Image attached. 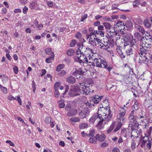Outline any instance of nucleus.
Masks as SVG:
<instances>
[{"instance_id": "obj_56", "label": "nucleus", "mask_w": 152, "mask_h": 152, "mask_svg": "<svg viewBox=\"0 0 152 152\" xmlns=\"http://www.w3.org/2000/svg\"><path fill=\"white\" fill-rule=\"evenodd\" d=\"M97 37H99V35L101 36V37L104 36V32L102 31H97Z\"/></svg>"}, {"instance_id": "obj_58", "label": "nucleus", "mask_w": 152, "mask_h": 152, "mask_svg": "<svg viewBox=\"0 0 152 152\" xmlns=\"http://www.w3.org/2000/svg\"><path fill=\"white\" fill-rule=\"evenodd\" d=\"M55 91L54 92V94L55 96L56 97H58L60 95V93L58 91V90H55Z\"/></svg>"}, {"instance_id": "obj_25", "label": "nucleus", "mask_w": 152, "mask_h": 152, "mask_svg": "<svg viewBox=\"0 0 152 152\" xmlns=\"http://www.w3.org/2000/svg\"><path fill=\"white\" fill-rule=\"evenodd\" d=\"M98 56V54L96 53H94L93 51L91 55V56L90 57L89 60H90L91 59L93 60L94 61L96 59L99 58Z\"/></svg>"}, {"instance_id": "obj_13", "label": "nucleus", "mask_w": 152, "mask_h": 152, "mask_svg": "<svg viewBox=\"0 0 152 152\" xmlns=\"http://www.w3.org/2000/svg\"><path fill=\"white\" fill-rule=\"evenodd\" d=\"M99 37L88 38V43L94 47L96 45L97 43L100 42V39Z\"/></svg>"}, {"instance_id": "obj_30", "label": "nucleus", "mask_w": 152, "mask_h": 152, "mask_svg": "<svg viewBox=\"0 0 152 152\" xmlns=\"http://www.w3.org/2000/svg\"><path fill=\"white\" fill-rule=\"evenodd\" d=\"M103 25L104 26L105 28L106 29L107 31H108L109 30L111 29L112 26L108 22H105L103 23Z\"/></svg>"}, {"instance_id": "obj_37", "label": "nucleus", "mask_w": 152, "mask_h": 152, "mask_svg": "<svg viewBox=\"0 0 152 152\" xmlns=\"http://www.w3.org/2000/svg\"><path fill=\"white\" fill-rule=\"evenodd\" d=\"M45 50L46 54H47L50 55V56L54 55L53 52L52 51L51 49L50 48H46Z\"/></svg>"}, {"instance_id": "obj_46", "label": "nucleus", "mask_w": 152, "mask_h": 152, "mask_svg": "<svg viewBox=\"0 0 152 152\" xmlns=\"http://www.w3.org/2000/svg\"><path fill=\"white\" fill-rule=\"evenodd\" d=\"M0 88L2 90L3 93L6 94L7 93V88L3 86H2L0 84Z\"/></svg>"}, {"instance_id": "obj_22", "label": "nucleus", "mask_w": 152, "mask_h": 152, "mask_svg": "<svg viewBox=\"0 0 152 152\" xmlns=\"http://www.w3.org/2000/svg\"><path fill=\"white\" fill-rule=\"evenodd\" d=\"M96 139L100 142H102L106 138V136L104 134H102L101 135L98 134L96 135Z\"/></svg>"}, {"instance_id": "obj_45", "label": "nucleus", "mask_w": 152, "mask_h": 152, "mask_svg": "<svg viewBox=\"0 0 152 152\" xmlns=\"http://www.w3.org/2000/svg\"><path fill=\"white\" fill-rule=\"evenodd\" d=\"M77 43V41L76 40H72L70 43V46L71 47H74L76 45Z\"/></svg>"}, {"instance_id": "obj_49", "label": "nucleus", "mask_w": 152, "mask_h": 152, "mask_svg": "<svg viewBox=\"0 0 152 152\" xmlns=\"http://www.w3.org/2000/svg\"><path fill=\"white\" fill-rule=\"evenodd\" d=\"M140 2L138 0H135L133 3V7L134 8L136 7L139 4Z\"/></svg>"}, {"instance_id": "obj_41", "label": "nucleus", "mask_w": 152, "mask_h": 152, "mask_svg": "<svg viewBox=\"0 0 152 152\" xmlns=\"http://www.w3.org/2000/svg\"><path fill=\"white\" fill-rule=\"evenodd\" d=\"M51 118L50 117H47L45 119V121L46 124H49L51 122Z\"/></svg>"}, {"instance_id": "obj_2", "label": "nucleus", "mask_w": 152, "mask_h": 152, "mask_svg": "<svg viewBox=\"0 0 152 152\" xmlns=\"http://www.w3.org/2000/svg\"><path fill=\"white\" fill-rule=\"evenodd\" d=\"M151 44L149 42L148 40L144 39L142 41V48L140 49L139 54L140 57L139 58V62L140 63H142L140 61L142 60L144 61L146 58H149L150 50L151 49Z\"/></svg>"}, {"instance_id": "obj_10", "label": "nucleus", "mask_w": 152, "mask_h": 152, "mask_svg": "<svg viewBox=\"0 0 152 152\" xmlns=\"http://www.w3.org/2000/svg\"><path fill=\"white\" fill-rule=\"evenodd\" d=\"M141 147L143 148H145V144L146 143V147L148 149H151V140L149 139V137L148 136H145L143 138V140L141 142Z\"/></svg>"}, {"instance_id": "obj_48", "label": "nucleus", "mask_w": 152, "mask_h": 152, "mask_svg": "<svg viewBox=\"0 0 152 152\" xmlns=\"http://www.w3.org/2000/svg\"><path fill=\"white\" fill-rule=\"evenodd\" d=\"M136 142L135 140H132V141L131 148L132 150H134L135 148Z\"/></svg>"}, {"instance_id": "obj_21", "label": "nucleus", "mask_w": 152, "mask_h": 152, "mask_svg": "<svg viewBox=\"0 0 152 152\" xmlns=\"http://www.w3.org/2000/svg\"><path fill=\"white\" fill-rule=\"evenodd\" d=\"M118 124V123L117 121L113 122L111 125L109 127V129L107 130V132L108 134H109L113 130L115 126Z\"/></svg>"}, {"instance_id": "obj_57", "label": "nucleus", "mask_w": 152, "mask_h": 152, "mask_svg": "<svg viewBox=\"0 0 152 152\" xmlns=\"http://www.w3.org/2000/svg\"><path fill=\"white\" fill-rule=\"evenodd\" d=\"M66 74V72L64 70H62L60 72L58 75L60 76H62Z\"/></svg>"}, {"instance_id": "obj_33", "label": "nucleus", "mask_w": 152, "mask_h": 152, "mask_svg": "<svg viewBox=\"0 0 152 152\" xmlns=\"http://www.w3.org/2000/svg\"><path fill=\"white\" fill-rule=\"evenodd\" d=\"M143 24L144 25L148 28H149L151 27V24L148 20H144Z\"/></svg>"}, {"instance_id": "obj_26", "label": "nucleus", "mask_w": 152, "mask_h": 152, "mask_svg": "<svg viewBox=\"0 0 152 152\" xmlns=\"http://www.w3.org/2000/svg\"><path fill=\"white\" fill-rule=\"evenodd\" d=\"M103 45H102L101 47V48L102 49H103L107 50V51H109V49L110 48V43H108V42H107V44H103Z\"/></svg>"}, {"instance_id": "obj_8", "label": "nucleus", "mask_w": 152, "mask_h": 152, "mask_svg": "<svg viewBox=\"0 0 152 152\" xmlns=\"http://www.w3.org/2000/svg\"><path fill=\"white\" fill-rule=\"evenodd\" d=\"M97 30H95L93 28L91 27L89 28L88 31L86 29L83 31V33L86 34L87 39L90 37H97Z\"/></svg>"}, {"instance_id": "obj_36", "label": "nucleus", "mask_w": 152, "mask_h": 152, "mask_svg": "<svg viewBox=\"0 0 152 152\" xmlns=\"http://www.w3.org/2000/svg\"><path fill=\"white\" fill-rule=\"evenodd\" d=\"M88 127V125L86 123H82L79 125V127L80 129H83L86 128Z\"/></svg>"}, {"instance_id": "obj_63", "label": "nucleus", "mask_w": 152, "mask_h": 152, "mask_svg": "<svg viewBox=\"0 0 152 152\" xmlns=\"http://www.w3.org/2000/svg\"><path fill=\"white\" fill-rule=\"evenodd\" d=\"M112 152H120V150L117 147H115L113 148L112 150Z\"/></svg>"}, {"instance_id": "obj_34", "label": "nucleus", "mask_w": 152, "mask_h": 152, "mask_svg": "<svg viewBox=\"0 0 152 152\" xmlns=\"http://www.w3.org/2000/svg\"><path fill=\"white\" fill-rule=\"evenodd\" d=\"M54 55L50 56V57L46 59L45 61L47 63H50L52 62V61L53 60Z\"/></svg>"}, {"instance_id": "obj_40", "label": "nucleus", "mask_w": 152, "mask_h": 152, "mask_svg": "<svg viewBox=\"0 0 152 152\" xmlns=\"http://www.w3.org/2000/svg\"><path fill=\"white\" fill-rule=\"evenodd\" d=\"M135 37L138 40H140L141 39L142 36L139 32H137L134 33V35Z\"/></svg>"}, {"instance_id": "obj_18", "label": "nucleus", "mask_w": 152, "mask_h": 152, "mask_svg": "<svg viewBox=\"0 0 152 152\" xmlns=\"http://www.w3.org/2000/svg\"><path fill=\"white\" fill-rule=\"evenodd\" d=\"M105 109L106 110V111H105L106 120L107 121H109L112 117V115L111 114L110 107L107 106V107L105 108Z\"/></svg>"}, {"instance_id": "obj_51", "label": "nucleus", "mask_w": 152, "mask_h": 152, "mask_svg": "<svg viewBox=\"0 0 152 152\" xmlns=\"http://www.w3.org/2000/svg\"><path fill=\"white\" fill-rule=\"evenodd\" d=\"M13 71L15 74H18V68L17 66L15 65H13Z\"/></svg>"}, {"instance_id": "obj_20", "label": "nucleus", "mask_w": 152, "mask_h": 152, "mask_svg": "<svg viewBox=\"0 0 152 152\" xmlns=\"http://www.w3.org/2000/svg\"><path fill=\"white\" fill-rule=\"evenodd\" d=\"M83 72L81 69H80L79 70L73 72L72 75L75 76L77 78H80L82 77Z\"/></svg>"}, {"instance_id": "obj_19", "label": "nucleus", "mask_w": 152, "mask_h": 152, "mask_svg": "<svg viewBox=\"0 0 152 152\" xmlns=\"http://www.w3.org/2000/svg\"><path fill=\"white\" fill-rule=\"evenodd\" d=\"M134 110H133L131 112L129 118L130 123L132 124H135L136 121V117L134 116Z\"/></svg>"}, {"instance_id": "obj_32", "label": "nucleus", "mask_w": 152, "mask_h": 152, "mask_svg": "<svg viewBox=\"0 0 152 152\" xmlns=\"http://www.w3.org/2000/svg\"><path fill=\"white\" fill-rule=\"evenodd\" d=\"M97 140V139L96 138L95 136L94 137H90L89 139V142L91 143L96 144Z\"/></svg>"}, {"instance_id": "obj_54", "label": "nucleus", "mask_w": 152, "mask_h": 152, "mask_svg": "<svg viewBox=\"0 0 152 152\" xmlns=\"http://www.w3.org/2000/svg\"><path fill=\"white\" fill-rule=\"evenodd\" d=\"M95 131L93 129L90 131L88 134V135L91 136V137H94L95 134Z\"/></svg>"}, {"instance_id": "obj_47", "label": "nucleus", "mask_w": 152, "mask_h": 152, "mask_svg": "<svg viewBox=\"0 0 152 152\" xmlns=\"http://www.w3.org/2000/svg\"><path fill=\"white\" fill-rule=\"evenodd\" d=\"M35 5L36 4L35 2L33 1H32L30 3L29 6L31 9H33L35 8Z\"/></svg>"}, {"instance_id": "obj_4", "label": "nucleus", "mask_w": 152, "mask_h": 152, "mask_svg": "<svg viewBox=\"0 0 152 152\" xmlns=\"http://www.w3.org/2000/svg\"><path fill=\"white\" fill-rule=\"evenodd\" d=\"M93 64L94 66L99 68L106 69L109 72L113 68L111 65L108 64L107 62L104 59H103L99 57L94 61Z\"/></svg>"}, {"instance_id": "obj_9", "label": "nucleus", "mask_w": 152, "mask_h": 152, "mask_svg": "<svg viewBox=\"0 0 152 152\" xmlns=\"http://www.w3.org/2000/svg\"><path fill=\"white\" fill-rule=\"evenodd\" d=\"M78 48H80V50L78 51L79 53L81 52L86 56V58H88V59H90V56L91 55L93 51L92 49L86 48L83 46H80Z\"/></svg>"}, {"instance_id": "obj_7", "label": "nucleus", "mask_w": 152, "mask_h": 152, "mask_svg": "<svg viewBox=\"0 0 152 152\" xmlns=\"http://www.w3.org/2000/svg\"><path fill=\"white\" fill-rule=\"evenodd\" d=\"M95 121L98 122L96 126L99 128V129L102 128L103 127L102 121L100 120L98 117V115L97 114V113H95L91 117L89 120V122L90 124H93Z\"/></svg>"}, {"instance_id": "obj_60", "label": "nucleus", "mask_w": 152, "mask_h": 152, "mask_svg": "<svg viewBox=\"0 0 152 152\" xmlns=\"http://www.w3.org/2000/svg\"><path fill=\"white\" fill-rule=\"evenodd\" d=\"M6 142L7 143L9 144L11 146L14 147L15 146L14 144L10 140H7L6 141Z\"/></svg>"}, {"instance_id": "obj_59", "label": "nucleus", "mask_w": 152, "mask_h": 152, "mask_svg": "<svg viewBox=\"0 0 152 152\" xmlns=\"http://www.w3.org/2000/svg\"><path fill=\"white\" fill-rule=\"evenodd\" d=\"M152 129V127L150 126L149 129L147 131V134L148 135H146V134H145V135L148 136L149 137V136L151 133V131Z\"/></svg>"}, {"instance_id": "obj_62", "label": "nucleus", "mask_w": 152, "mask_h": 152, "mask_svg": "<svg viewBox=\"0 0 152 152\" xmlns=\"http://www.w3.org/2000/svg\"><path fill=\"white\" fill-rule=\"evenodd\" d=\"M47 4L50 7H52L53 6V2L52 1H47Z\"/></svg>"}, {"instance_id": "obj_64", "label": "nucleus", "mask_w": 152, "mask_h": 152, "mask_svg": "<svg viewBox=\"0 0 152 152\" xmlns=\"http://www.w3.org/2000/svg\"><path fill=\"white\" fill-rule=\"evenodd\" d=\"M58 106L60 108H64L65 106V104L64 102H61L59 104Z\"/></svg>"}, {"instance_id": "obj_44", "label": "nucleus", "mask_w": 152, "mask_h": 152, "mask_svg": "<svg viewBox=\"0 0 152 152\" xmlns=\"http://www.w3.org/2000/svg\"><path fill=\"white\" fill-rule=\"evenodd\" d=\"M61 83L60 82H56L54 84V90H58L59 87L60 86Z\"/></svg>"}, {"instance_id": "obj_14", "label": "nucleus", "mask_w": 152, "mask_h": 152, "mask_svg": "<svg viewBox=\"0 0 152 152\" xmlns=\"http://www.w3.org/2000/svg\"><path fill=\"white\" fill-rule=\"evenodd\" d=\"M90 111L89 108H85L81 110L79 115L81 118H84L88 115Z\"/></svg>"}, {"instance_id": "obj_31", "label": "nucleus", "mask_w": 152, "mask_h": 152, "mask_svg": "<svg viewBox=\"0 0 152 152\" xmlns=\"http://www.w3.org/2000/svg\"><path fill=\"white\" fill-rule=\"evenodd\" d=\"M77 113V111L76 110H72L68 112L67 114V116L69 117H71L75 115Z\"/></svg>"}, {"instance_id": "obj_1", "label": "nucleus", "mask_w": 152, "mask_h": 152, "mask_svg": "<svg viewBox=\"0 0 152 152\" xmlns=\"http://www.w3.org/2000/svg\"><path fill=\"white\" fill-rule=\"evenodd\" d=\"M94 83L93 81L83 84L79 83L78 85L72 87L69 92V95L71 97L79 95V92L86 95L90 94L94 92L92 90V86Z\"/></svg>"}, {"instance_id": "obj_5", "label": "nucleus", "mask_w": 152, "mask_h": 152, "mask_svg": "<svg viewBox=\"0 0 152 152\" xmlns=\"http://www.w3.org/2000/svg\"><path fill=\"white\" fill-rule=\"evenodd\" d=\"M79 50H80V48H78L76 51V55L74 56L75 60L80 64H87L88 62V58H86L83 53L78 52Z\"/></svg>"}, {"instance_id": "obj_61", "label": "nucleus", "mask_w": 152, "mask_h": 152, "mask_svg": "<svg viewBox=\"0 0 152 152\" xmlns=\"http://www.w3.org/2000/svg\"><path fill=\"white\" fill-rule=\"evenodd\" d=\"M118 4L117 5L116 4H114L112 5V10H117L118 9V8L117 7L118 6Z\"/></svg>"}, {"instance_id": "obj_17", "label": "nucleus", "mask_w": 152, "mask_h": 152, "mask_svg": "<svg viewBox=\"0 0 152 152\" xmlns=\"http://www.w3.org/2000/svg\"><path fill=\"white\" fill-rule=\"evenodd\" d=\"M116 50L121 58H125V54L124 53V50H123V48L121 47H117Z\"/></svg>"}, {"instance_id": "obj_29", "label": "nucleus", "mask_w": 152, "mask_h": 152, "mask_svg": "<svg viewBox=\"0 0 152 152\" xmlns=\"http://www.w3.org/2000/svg\"><path fill=\"white\" fill-rule=\"evenodd\" d=\"M116 30L115 28H114V27L113 28L112 27L111 29L109 30L108 31L110 32V34L111 35H114V34H115L116 36L118 35V36H119L117 32H116Z\"/></svg>"}, {"instance_id": "obj_11", "label": "nucleus", "mask_w": 152, "mask_h": 152, "mask_svg": "<svg viewBox=\"0 0 152 152\" xmlns=\"http://www.w3.org/2000/svg\"><path fill=\"white\" fill-rule=\"evenodd\" d=\"M114 28L116 29V31L119 32L120 31L121 33L124 34V32L122 30L125 29V25L124 21H118L117 22L115 23Z\"/></svg>"}, {"instance_id": "obj_15", "label": "nucleus", "mask_w": 152, "mask_h": 152, "mask_svg": "<svg viewBox=\"0 0 152 152\" xmlns=\"http://www.w3.org/2000/svg\"><path fill=\"white\" fill-rule=\"evenodd\" d=\"M124 48L126 50V55L130 56L133 54V50L132 45H126L124 44Z\"/></svg>"}, {"instance_id": "obj_24", "label": "nucleus", "mask_w": 152, "mask_h": 152, "mask_svg": "<svg viewBox=\"0 0 152 152\" xmlns=\"http://www.w3.org/2000/svg\"><path fill=\"white\" fill-rule=\"evenodd\" d=\"M135 28L137 32L140 33L141 35H143L145 33L144 28L140 26H138L135 27Z\"/></svg>"}, {"instance_id": "obj_43", "label": "nucleus", "mask_w": 152, "mask_h": 152, "mask_svg": "<svg viewBox=\"0 0 152 152\" xmlns=\"http://www.w3.org/2000/svg\"><path fill=\"white\" fill-rule=\"evenodd\" d=\"M35 25L36 26H37L38 29L39 30H42L43 27L42 24L41 23L39 24L38 22V21H37L35 23Z\"/></svg>"}, {"instance_id": "obj_12", "label": "nucleus", "mask_w": 152, "mask_h": 152, "mask_svg": "<svg viewBox=\"0 0 152 152\" xmlns=\"http://www.w3.org/2000/svg\"><path fill=\"white\" fill-rule=\"evenodd\" d=\"M105 108L102 107L101 110L99 109L98 113L97 114L98 115V117L100 120L102 121V123L105 120H106L105 111H106Z\"/></svg>"}, {"instance_id": "obj_35", "label": "nucleus", "mask_w": 152, "mask_h": 152, "mask_svg": "<svg viewBox=\"0 0 152 152\" xmlns=\"http://www.w3.org/2000/svg\"><path fill=\"white\" fill-rule=\"evenodd\" d=\"M74 53V50L73 49L70 48L67 50L66 53L68 56H73Z\"/></svg>"}, {"instance_id": "obj_42", "label": "nucleus", "mask_w": 152, "mask_h": 152, "mask_svg": "<svg viewBox=\"0 0 152 152\" xmlns=\"http://www.w3.org/2000/svg\"><path fill=\"white\" fill-rule=\"evenodd\" d=\"M70 120L71 121L73 122H78L80 120V119L77 117L71 118Z\"/></svg>"}, {"instance_id": "obj_53", "label": "nucleus", "mask_w": 152, "mask_h": 152, "mask_svg": "<svg viewBox=\"0 0 152 152\" xmlns=\"http://www.w3.org/2000/svg\"><path fill=\"white\" fill-rule=\"evenodd\" d=\"M75 37L77 39H80L82 37L81 34L80 32H77L75 35Z\"/></svg>"}, {"instance_id": "obj_16", "label": "nucleus", "mask_w": 152, "mask_h": 152, "mask_svg": "<svg viewBox=\"0 0 152 152\" xmlns=\"http://www.w3.org/2000/svg\"><path fill=\"white\" fill-rule=\"evenodd\" d=\"M116 50L121 58H125V54L124 53V50H123V48L121 47H117Z\"/></svg>"}, {"instance_id": "obj_50", "label": "nucleus", "mask_w": 152, "mask_h": 152, "mask_svg": "<svg viewBox=\"0 0 152 152\" xmlns=\"http://www.w3.org/2000/svg\"><path fill=\"white\" fill-rule=\"evenodd\" d=\"M32 88L33 89V92L35 93L36 90V83L34 80L32 81Z\"/></svg>"}, {"instance_id": "obj_38", "label": "nucleus", "mask_w": 152, "mask_h": 152, "mask_svg": "<svg viewBox=\"0 0 152 152\" xmlns=\"http://www.w3.org/2000/svg\"><path fill=\"white\" fill-rule=\"evenodd\" d=\"M64 66V64H59L56 67V70L57 72H59L63 69Z\"/></svg>"}, {"instance_id": "obj_6", "label": "nucleus", "mask_w": 152, "mask_h": 152, "mask_svg": "<svg viewBox=\"0 0 152 152\" xmlns=\"http://www.w3.org/2000/svg\"><path fill=\"white\" fill-rule=\"evenodd\" d=\"M103 96H100L98 95L93 96L86 103L87 106L91 107L94 106L95 104H97L100 101Z\"/></svg>"}, {"instance_id": "obj_52", "label": "nucleus", "mask_w": 152, "mask_h": 152, "mask_svg": "<svg viewBox=\"0 0 152 152\" xmlns=\"http://www.w3.org/2000/svg\"><path fill=\"white\" fill-rule=\"evenodd\" d=\"M7 98L10 101L14 100L16 99V98L14 97L11 95H10L8 96H7Z\"/></svg>"}, {"instance_id": "obj_39", "label": "nucleus", "mask_w": 152, "mask_h": 152, "mask_svg": "<svg viewBox=\"0 0 152 152\" xmlns=\"http://www.w3.org/2000/svg\"><path fill=\"white\" fill-rule=\"evenodd\" d=\"M132 108H134V110H138L139 108V104L138 102H134V104L133 105Z\"/></svg>"}, {"instance_id": "obj_28", "label": "nucleus", "mask_w": 152, "mask_h": 152, "mask_svg": "<svg viewBox=\"0 0 152 152\" xmlns=\"http://www.w3.org/2000/svg\"><path fill=\"white\" fill-rule=\"evenodd\" d=\"M125 27L126 26L127 29L130 30L133 26V24L131 21H128L127 22L126 24H124Z\"/></svg>"}, {"instance_id": "obj_27", "label": "nucleus", "mask_w": 152, "mask_h": 152, "mask_svg": "<svg viewBox=\"0 0 152 152\" xmlns=\"http://www.w3.org/2000/svg\"><path fill=\"white\" fill-rule=\"evenodd\" d=\"M102 102V103H101V104H102V107L100 106L101 108V107L105 108L107 107V106H109V104H108V100L107 99L103 100Z\"/></svg>"}, {"instance_id": "obj_23", "label": "nucleus", "mask_w": 152, "mask_h": 152, "mask_svg": "<svg viewBox=\"0 0 152 152\" xmlns=\"http://www.w3.org/2000/svg\"><path fill=\"white\" fill-rule=\"evenodd\" d=\"M66 81L68 83L73 84L75 83L76 80L75 78L72 76L67 77L66 78Z\"/></svg>"}, {"instance_id": "obj_3", "label": "nucleus", "mask_w": 152, "mask_h": 152, "mask_svg": "<svg viewBox=\"0 0 152 152\" xmlns=\"http://www.w3.org/2000/svg\"><path fill=\"white\" fill-rule=\"evenodd\" d=\"M126 109L123 107H121L119 109L118 115H117V122L118 123L117 126L114 130L115 132L118 131L121 128L124 120V116L126 114Z\"/></svg>"}, {"instance_id": "obj_55", "label": "nucleus", "mask_w": 152, "mask_h": 152, "mask_svg": "<svg viewBox=\"0 0 152 152\" xmlns=\"http://www.w3.org/2000/svg\"><path fill=\"white\" fill-rule=\"evenodd\" d=\"M27 2V0H19V2L22 5H25Z\"/></svg>"}]
</instances>
